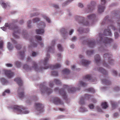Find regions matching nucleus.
<instances>
[{
	"label": "nucleus",
	"instance_id": "f257e3e1",
	"mask_svg": "<svg viewBox=\"0 0 120 120\" xmlns=\"http://www.w3.org/2000/svg\"><path fill=\"white\" fill-rule=\"evenodd\" d=\"M68 89V86L67 85H65L64 86V88L61 89L60 90L58 89L57 88H55L54 90L55 92H60V93L64 97V99H66L67 97L65 91L66 90H68V91L70 93H72L75 92L77 90H79L80 89V88L78 89H76L74 87L70 88Z\"/></svg>",
	"mask_w": 120,
	"mask_h": 120
},
{
	"label": "nucleus",
	"instance_id": "f03ea898",
	"mask_svg": "<svg viewBox=\"0 0 120 120\" xmlns=\"http://www.w3.org/2000/svg\"><path fill=\"white\" fill-rule=\"evenodd\" d=\"M12 109L14 111H17L19 113L21 114H27L29 112L28 110H26L22 106L20 107L19 106H15L12 108Z\"/></svg>",
	"mask_w": 120,
	"mask_h": 120
},
{
	"label": "nucleus",
	"instance_id": "7ed1b4c3",
	"mask_svg": "<svg viewBox=\"0 0 120 120\" xmlns=\"http://www.w3.org/2000/svg\"><path fill=\"white\" fill-rule=\"evenodd\" d=\"M33 67L31 68V67H29L28 65H25L23 67V68L26 70L27 71L31 70L33 68L36 71H38V69L37 68V65L34 62H33Z\"/></svg>",
	"mask_w": 120,
	"mask_h": 120
},
{
	"label": "nucleus",
	"instance_id": "20e7f679",
	"mask_svg": "<svg viewBox=\"0 0 120 120\" xmlns=\"http://www.w3.org/2000/svg\"><path fill=\"white\" fill-rule=\"evenodd\" d=\"M101 4L99 5L98 7V11L99 13H101L104 11L105 8V5L106 3V0H101Z\"/></svg>",
	"mask_w": 120,
	"mask_h": 120
},
{
	"label": "nucleus",
	"instance_id": "39448f33",
	"mask_svg": "<svg viewBox=\"0 0 120 120\" xmlns=\"http://www.w3.org/2000/svg\"><path fill=\"white\" fill-rule=\"evenodd\" d=\"M43 108V105L39 103H36L35 104V109L38 111L40 112L42 111V109Z\"/></svg>",
	"mask_w": 120,
	"mask_h": 120
},
{
	"label": "nucleus",
	"instance_id": "423d86ee",
	"mask_svg": "<svg viewBox=\"0 0 120 120\" xmlns=\"http://www.w3.org/2000/svg\"><path fill=\"white\" fill-rule=\"evenodd\" d=\"M41 91L43 93L46 92L48 95L52 92V90L44 86L42 88Z\"/></svg>",
	"mask_w": 120,
	"mask_h": 120
},
{
	"label": "nucleus",
	"instance_id": "0eeeda50",
	"mask_svg": "<svg viewBox=\"0 0 120 120\" xmlns=\"http://www.w3.org/2000/svg\"><path fill=\"white\" fill-rule=\"evenodd\" d=\"M101 41L105 43H109L113 41L112 39L111 38H101Z\"/></svg>",
	"mask_w": 120,
	"mask_h": 120
},
{
	"label": "nucleus",
	"instance_id": "6e6552de",
	"mask_svg": "<svg viewBox=\"0 0 120 120\" xmlns=\"http://www.w3.org/2000/svg\"><path fill=\"white\" fill-rule=\"evenodd\" d=\"M53 101L54 103L56 104H64L63 102L61 101L60 99L57 98H55L54 99Z\"/></svg>",
	"mask_w": 120,
	"mask_h": 120
},
{
	"label": "nucleus",
	"instance_id": "1a4fd4ad",
	"mask_svg": "<svg viewBox=\"0 0 120 120\" xmlns=\"http://www.w3.org/2000/svg\"><path fill=\"white\" fill-rule=\"evenodd\" d=\"M23 89L22 88H19L18 90L19 96L21 98L24 97V93L23 91Z\"/></svg>",
	"mask_w": 120,
	"mask_h": 120
},
{
	"label": "nucleus",
	"instance_id": "9d476101",
	"mask_svg": "<svg viewBox=\"0 0 120 120\" xmlns=\"http://www.w3.org/2000/svg\"><path fill=\"white\" fill-rule=\"evenodd\" d=\"M14 32L13 33V36L17 38H19V36L17 35L16 34H17L19 33V29L17 27H16L14 29Z\"/></svg>",
	"mask_w": 120,
	"mask_h": 120
},
{
	"label": "nucleus",
	"instance_id": "9b49d317",
	"mask_svg": "<svg viewBox=\"0 0 120 120\" xmlns=\"http://www.w3.org/2000/svg\"><path fill=\"white\" fill-rule=\"evenodd\" d=\"M90 61L84 59H83L81 63L83 65L86 66L90 64Z\"/></svg>",
	"mask_w": 120,
	"mask_h": 120
},
{
	"label": "nucleus",
	"instance_id": "f8f14e48",
	"mask_svg": "<svg viewBox=\"0 0 120 120\" xmlns=\"http://www.w3.org/2000/svg\"><path fill=\"white\" fill-rule=\"evenodd\" d=\"M91 5L90 6H89L88 7V12H88L89 11L91 10H93L94 9V6L95 4V3L94 1H92L91 2Z\"/></svg>",
	"mask_w": 120,
	"mask_h": 120
},
{
	"label": "nucleus",
	"instance_id": "ddd939ff",
	"mask_svg": "<svg viewBox=\"0 0 120 120\" xmlns=\"http://www.w3.org/2000/svg\"><path fill=\"white\" fill-rule=\"evenodd\" d=\"M87 84L82 81H80L79 82L78 84V86L79 87L86 86Z\"/></svg>",
	"mask_w": 120,
	"mask_h": 120
},
{
	"label": "nucleus",
	"instance_id": "4468645a",
	"mask_svg": "<svg viewBox=\"0 0 120 120\" xmlns=\"http://www.w3.org/2000/svg\"><path fill=\"white\" fill-rule=\"evenodd\" d=\"M15 81L19 85L22 86V81L21 79L19 78H17L15 79Z\"/></svg>",
	"mask_w": 120,
	"mask_h": 120
},
{
	"label": "nucleus",
	"instance_id": "2eb2a0df",
	"mask_svg": "<svg viewBox=\"0 0 120 120\" xmlns=\"http://www.w3.org/2000/svg\"><path fill=\"white\" fill-rule=\"evenodd\" d=\"M104 33L106 35L111 36L112 34L110 30L108 29H106L104 30Z\"/></svg>",
	"mask_w": 120,
	"mask_h": 120
},
{
	"label": "nucleus",
	"instance_id": "dca6fc26",
	"mask_svg": "<svg viewBox=\"0 0 120 120\" xmlns=\"http://www.w3.org/2000/svg\"><path fill=\"white\" fill-rule=\"evenodd\" d=\"M98 71H99L104 74H106L107 73V72L104 69L101 68H98Z\"/></svg>",
	"mask_w": 120,
	"mask_h": 120
},
{
	"label": "nucleus",
	"instance_id": "f3484780",
	"mask_svg": "<svg viewBox=\"0 0 120 120\" xmlns=\"http://www.w3.org/2000/svg\"><path fill=\"white\" fill-rule=\"evenodd\" d=\"M14 75L13 72L11 71H8V79H11L13 77Z\"/></svg>",
	"mask_w": 120,
	"mask_h": 120
},
{
	"label": "nucleus",
	"instance_id": "a211bd4d",
	"mask_svg": "<svg viewBox=\"0 0 120 120\" xmlns=\"http://www.w3.org/2000/svg\"><path fill=\"white\" fill-rule=\"evenodd\" d=\"M49 55L47 54V57L45 59L44 61L43 64L44 65H46L47 64V61L49 59Z\"/></svg>",
	"mask_w": 120,
	"mask_h": 120
},
{
	"label": "nucleus",
	"instance_id": "6ab92c4d",
	"mask_svg": "<svg viewBox=\"0 0 120 120\" xmlns=\"http://www.w3.org/2000/svg\"><path fill=\"white\" fill-rule=\"evenodd\" d=\"M95 45L94 42L93 41H90L88 43V46L91 48L95 46Z\"/></svg>",
	"mask_w": 120,
	"mask_h": 120
},
{
	"label": "nucleus",
	"instance_id": "aec40b11",
	"mask_svg": "<svg viewBox=\"0 0 120 120\" xmlns=\"http://www.w3.org/2000/svg\"><path fill=\"white\" fill-rule=\"evenodd\" d=\"M101 106L102 108L105 109H106L108 107V105L106 102H104L102 103Z\"/></svg>",
	"mask_w": 120,
	"mask_h": 120
},
{
	"label": "nucleus",
	"instance_id": "412c9836",
	"mask_svg": "<svg viewBox=\"0 0 120 120\" xmlns=\"http://www.w3.org/2000/svg\"><path fill=\"white\" fill-rule=\"evenodd\" d=\"M36 32L38 34H41L44 32V31L43 29H38L36 30Z\"/></svg>",
	"mask_w": 120,
	"mask_h": 120
},
{
	"label": "nucleus",
	"instance_id": "4be33fe9",
	"mask_svg": "<svg viewBox=\"0 0 120 120\" xmlns=\"http://www.w3.org/2000/svg\"><path fill=\"white\" fill-rule=\"evenodd\" d=\"M102 81L104 83H105L107 85H109L111 83V82L110 81L106 80L103 79Z\"/></svg>",
	"mask_w": 120,
	"mask_h": 120
},
{
	"label": "nucleus",
	"instance_id": "5701e85b",
	"mask_svg": "<svg viewBox=\"0 0 120 120\" xmlns=\"http://www.w3.org/2000/svg\"><path fill=\"white\" fill-rule=\"evenodd\" d=\"M95 60L96 62L97 63L100 60V58L99 55H96L95 56Z\"/></svg>",
	"mask_w": 120,
	"mask_h": 120
},
{
	"label": "nucleus",
	"instance_id": "b1692460",
	"mask_svg": "<svg viewBox=\"0 0 120 120\" xmlns=\"http://www.w3.org/2000/svg\"><path fill=\"white\" fill-rule=\"evenodd\" d=\"M54 69H56L60 68L61 67L60 64H57L53 66Z\"/></svg>",
	"mask_w": 120,
	"mask_h": 120
},
{
	"label": "nucleus",
	"instance_id": "393cba45",
	"mask_svg": "<svg viewBox=\"0 0 120 120\" xmlns=\"http://www.w3.org/2000/svg\"><path fill=\"white\" fill-rule=\"evenodd\" d=\"M1 82L3 85H5L7 84V80L4 78L1 79Z\"/></svg>",
	"mask_w": 120,
	"mask_h": 120
},
{
	"label": "nucleus",
	"instance_id": "a878e982",
	"mask_svg": "<svg viewBox=\"0 0 120 120\" xmlns=\"http://www.w3.org/2000/svg\"><path fill=\"white\" fill-rule=\"evenodd\" d=\"M5 26L4 27H1V28L4 31H5L7 30L8 27V23H6L5 24Z\"/></svg>",
	"mask_w": 120,
	"mask_h": 120
},
{
	"label": "nucleus",
	"instance_id": "bb28decb",
	"mask_svg": "<svg viewBox=\"0 0 120 120\" xmlns=\"http://www.w3.org/2000/svg\"><path fill=\"white\" fill-rule=\"evenodd\" d=\"M95 17V15L92 14L89 16H88L87 17L89 19H93Z\"/></svg>",
	"mask_w": 120,
	"mask_h": 120
},
{
	"label": "nucleus",
	"instance_id": "cd10ccee",
	"mask_svg": "<svg viewBox=\"0 0 120 120\" xmlns=\"http://www.w3.org/2000/svg\"><path fill=\"white\" fill-rule=\"evenodd\" d=\"M42 16L44 19L46 20V21H47L48 22L50 23V20L47 17V16L45 15H43Z\"/></svg>",
	"mask_w": 120,
	"mask_h": 120
},
{
	"label": "nucleus",
	"instance_id": "c85d7f7f",
	"mask_svg": "<svg viewBox=\"0 0 120 120\" xmlns=\"http://www.w3.org/2000/svg\"><path fill=\"white\" fill-rule=\"evenodd\" d=\"M62 72L64 74H67L69 72V71L68 69H66L63 70Z\"/></svg>",
	"mask_w": 120,
	"mask_h": 120
},
{
	"label": "nucleus",
	"instance_id": "c756f323",
	"mask_svg": "<svg viewBox=\"0 0 120 120\" xmlns=\"http://www.w3.org/2000/svg\"><path fill=\"white\" fill-rule=\"evenodd\" d=\"M80 110L81 112H84L87 111V110L84 107H81L80 109Z\"/></svg>",
	"mask_w": 120,
	"mask_h": 120
},
{
	"label": "nucleus",
	"instance_id": "7c9ffc66",
	"mask_svg": "<svg viewBox=\"0 0 120 120\" xmlns=\"http://www.w3.org/2000/svg\"><path fill=\"white\" fill-rule=\"evenodd\" d=\"M57 47L59 50L60 51H62L63 50V48L61 45L59 44L57 45Z\"/></svg>",
	"mask_w": 120,
	"mask_h": 120
},
{
	"label": "nucleus",
	"instance_id": "2f4dec72",
	"mask_svg": "<svg viewBox=\"0 0 120 120\" xmlns=\"http://www.w3.org/2000/svg\"><path fill=\"white\" fill-rule=\"evenodd\" d=\"M1 5L3 8L4 9H5L7 8L6 4L4 2H2L1 4Z\"/></svg>",
	"mask_w": 120,
	"mask_h": 120
},
{
	"label": "nucleus",
	"instance_id": "473e14b6",
	"mask_svg": "<svg viewBox=\"0 0 120 120\" xmlns=\"http://www.w3.org/2000/svg\"><path fill=\"white\" fill-rule=\"evenodd\" d=\"M111 104L112 105V108L113 109H115L116 107V105L115 104V103L113 101H111Z\"/></svg>",
	"mask_w": 120,
	"mask_h": 120
},
{
	"label": "nucleus",
	"instance_id": "72a5a7b5",
	"mask_svg": "<svg viewBox=\"0 0 120 120\" xmlns=\"http://www.w3.org/2000/svg\"><path fill=\"white\" fill-rule=\"evenodd\" d=\"M4 74L6 77H8V71L7 70H3Z\"/></svg>",
	"mask_w": 120,
	"mask_h": 120
},
{
	"label": "nucleus",
	"instance_id": "f704fd0d",
	"mask_svg": "<svg viewBox=\"0 0 120 120\" xmlns=\"http://www.w3.org/2000/svg\"><path fill=\"white\" fill-rule=\"evenodd\" d=\"M93 52V51H91L90 50H88L87 51V54L89 56L91 55L92 54Z\"/></svg>",
	"mask_w": 120,
	"mask_h": 120
},
{
	"label": "nucleus",
	"instance_id": "c9c22d12",
	"mask_svg": "<svg viewBox=\"0 0 120 120\" xmlns=\"http://www.w3.org/2000/svg\"><path fill=\"white\" fill-rule=\"evenodd\" d=\"M8 47L9 50L12 49L13 48L12 46L10 43H8Z\"/></svg>",
	"mask_w": 120,
	"mask_h": 120
},
{
	"label": "nucleus",
	"instance_id": "e433bc0d",
	"mask_svg": "<svg viewBox=\"0 0 120 120\" xmlns=\"http://www.w3.org/2000/svg\"><path fill=\"white\" fill-rule=\"evenodd\" d=\"M85 79L88 80H90L91 78V77L90 75H86L85 76Z\"/></svg>",
	"mask_w": 120,
	"mask_h": 120
},
{
	"label": "nucleus",
	"instance_id": "4c0bfd02",
	"mask_svg": "<svg viewBox=\"0 0 120 120\" xmlns=\"http://www.w3.org/2000/svg\"><path fill=\"white\" fill-rule=\"evenodd\" d=\"M54 82L57 84H60L61 82L58 79H55L54 80Z\"/></svg>",
	"mask_w": 120,
	"mask_h": 120
},
{
	"label": "nucleus",
	"instance_id": "58836bf2",
	"mask_svg": "<svg viewBox=\"0 0 120 120\" xmlns=\"http://www.w3.org/2000/svg\"><path fill=\"white\" fill-rule=\"evenodd\" d=\"M39 21H40V19L38 18H36L33 19V22H36Z\"/></svg>",
	"mask_w": 120,
	"mask_h": 120
},
{
	"label": "nucleus",
	"instance_id": "ea45409f",
	"mask_svg": "<svg viewBox=\"0 0 120 120\" xmlns=\"http://www.w3.org/2000/svg\"><path fill=\"white\" fill-rule=\"evenodd\" d=\"M87 91L89 92L93 93H94L95 91L92 88H89L88 89H87Z\"/></svg>",
	"mask_w": 120,
	"mask_h": 120
},
{
	"label": "nucleus",
	"instance_id": "a19ab883",
	"mask_svg": "<svg viewBox=\"0 0 120 120\" xmlns=\"http://www.w3.org/2000/svg\"><path fill=\"white\" fill-rule=\"evenodd\" d=\"M53 46L50 47L49 48H48L47 49V52L48 53L49 52L51 51L52 49H53Z\"/></svg>",
	"mask_w": 120,
	"mask_h": 120
},
{
	"label": "nucleus",
	"instance_id": "79ce46f5",
	"mask_svg": "<svg viewBox=\"0 0 120 120\" xmlns=\"http://www.w3.org/2000/svg\"><path fill=\"white\" fill-rule=\"evenodd\" d=\"M16 65L18 67H19L20 66L21 63L19 61H17L16 62Z\"/></svg>",
	"mask_w": 120,
	"mask_h": 120
},
{
	"label": "nucleus",
	"instance_id": "37998d69",
	"mask_svg": "<svg viewBox=\"0 0 120 120\" xmlns=\"http://www.w3.org/2000/svg\"><path fill=\"white\" fill-rule=\"evenodd\" d=\"M52 75L55 76H57L58 75L57 72L56 71H54L52 72Z\"/></svg>",
	"mask_w": 120,
	"mask_h": 120
},
{
	"label": "nucleus",
	"instance_id": "c03bdc74",
	"mask_svg": "<svg viewBox=\"0 0 120 120\" xmlns=\"http://www.w3.org/2000/svg\"><path fill=\"white\" fill-rule=\"evenodd\" d=\"M4 43L3 41H2L0 42V49H2Z\"/></svg>",
	"mask_w": 120,
	"mask_h": 120
},
{
	"label": "nucleus",
	"instance_id": "a18cd8bd",
	"mask_svg": "<svg viewBox=\"0 0 120 120\" xmlns=\"http://www.w3.org/2000/svg\"><path fill=\"white\" fill-rule=\"evenodd\" d=\"M114 35L115 36V38L116 39H117L118 37L119 36L118 33L116 32H115Z\"/></svg>",
	"mask_w": 120,
	"mask_h": 120
},
{
	"label": "nucleus",
	"instance_id": "49530a36",
	"mask_svg": "<svg viewBox=\"0 0 120 120\" xmlns=\"http://www.w3.org/2000/svg\"><path fill=\"white\" fill-rule=\"evenodd\" d=\"M38 40L41 41L42 40L41 37L39 36H37L35 37Z\"/></svg>",
	"mask_w": 120,
	"mask_h": 120
},
{
	"label": "nucleus",
	"instance_id": "de8ad7c7",
	"mask_svg": "<svg viewBox=\"0 0 120 120\" xmlns=\"http://www.w3.org/2000/svg\"><path fill=\"white\" fill-rule=\"evenodd\" d=\"M8 93V90H6L3 93L2 95L3 96H4L6 95Z\"/></svg>",
	"mask_w": 120,
	"mask_h": 120
},
{
	"label": "nucleus",
	"instance_id": "09e8293b",
	"mask_svg": "<svg viewBox=\"0 0 120 120\" xmlns=\"http://www.w3.org/2000/svg\"><path fill=\"white\" fill-rule=\"evenodd\" d=\"M89 107L91 109H93L94 107V106L92 104H90L89 105Z\"/></svg>",
	"mask_w": 120,
	"mask_h": 120
},
{
	"label": "nucleus",
	"instance_id": "8fccbe9b",
	"mask_svg": "<svg viewBox=\"0 0 120 120\" xmlns=\"http://www.w3.org/2000/svg\"><path fill=\"white\" fill-rule=\"evenodd\" d=\"M91 97L90 96L88 95L87 94H86L85 95V98L86 99H88Z\"/></svg>",
	"mask_w": 120,
	"mask_h": 120
},
{
	"label": "nucleus",
	"instance_id": "3c124183",
	"mask_svg": "<svg viewBox=\"0 0 120 120\" xmlns=\"http://www.w3.org/2000/svg\"><path fill=\"white\" fill-rule=\"evenodd\" d=\"M16 48L17 49H19L21 48V46L20 45L18 44L16 45Z\"/></svg>",
	"mask_w": 120,
	"mask_h": 120
},
{
	"label": "nucleus",
	"instance_id": "603ef678",
	"mask_svg": "<svg viewBox=\"0 0 120 120\" xmlns=\"http://www.w3.org/2000/svg\"><path fill=\"white\" fill-rule=\"evenodd\" d=\"M84 103V101H83V99H81L80 101V104L81 105L83 104Z\"/></svg>",
	"mask_w": 120,
	"mask_h": 120
},
{
	"label": "nucleus",
	"instance_id": "864d4df0",
	"mask_svg": "<svg viewBox=\"0 0 120 120\" xmlns=\"http://www.w3.org/2000/svg\"><path fill=\"white\" fill-rule=\"evenodd\" d=\"M97 109L98 111L99 112H101L102 111V110L99 107L97 106Z\"/></svg>",
	"mask_w": 120,
	"mask_h": 120
},
{
	"label": "nucleus",
	"instance_id": "5fc2aeb1",
	"mask_svg": "<svg viewBox=\"0 0 120 120\" xmlns=\"http://www.w3.org/2000/svg\"><path fill=\"white\" fill-rule=\"evenodd\" d=\"M61 33L64 34L65 33V29L64 28H63L61 30Z\"/></svg>",
	"mask_w": 120,
	"mask_h": 120
},
{
	"label": "nucleus",
	"instance_id": "6e6d98bb",
	"mask_svg": "<svg viewBox=\"0 0 120 120\" xmlns=\"http://www.w3.org/2000/svg\"><path fill=\"white\" fill-rule=\"evenodd\" d=\"M37 54V53L35 52H33L32 53V55L33 56H35Z\"/></svg>",
	"mask_w": 120,
	"mask_h": 120
},
{
	"label": "nucleus",
	"instance_id": "4d7b16f0",
	"mask_svg": "<svg viewBox=\"0 0 120 120\" xmlns=\"http://www.w3.org/2000/svg\"><path fill=\"white\" fill-rule=\"evenodd\" d=\"M79 6L81 8L83 7V5L81 3H79Z\"/></svg>",
	"mask_w": 120,
	"mask_h": 120
},
{
	"label": "nucleus",
	"instance_id": "13d9d810",
	"mask_svg": "<svg viewBox=\"0 0 120 120\" xmlns=\"http://www.w3.org/2000/svg\"><path fill=\"white\" fill-rule=\"evenodd\" d=\"M53 84L52 82H50L49 83V86L51 87H52Z\"/></svg>",
	"mask_w": 120,
	"mask_h": 120
},
{
	"label": "nucleus",
	"instance_id": "bf43d9fd",
	"mask_svg": "<svg viewBox=\"0 0 120 120\" xmlns=\"http://www.w3.org/2000/svg\"><path fill=\"white\" fill-rule=\"evenodd\" d=\"M31 21H29L28 22V27H30L31 26L30 24L31 23Z\"/></svg>",
	"mask_w": 120,
	"mask_h": 120
},
{
	"label": "nucleus",
	"instance_id": "052dcab7",
	"mask_svg": "<svg viewBox=\"0 0 120 120\" xmlns=\"http://www.w3.org/2000/svg\"><path fill=\"white\" fill-rule=\"evenodd\" d=\"M114 89L116 91L119 90V88L118 86H116L115 87Z\"/></svg>",
	"mask_w": 120,
	"mask_h": 120
},
{
	"label": "nucleus",
	"instance_id": "680f3d73",
	"mask_svg": "<svg viewBox=\"0 0 120 120\" xmlns=\"http://www.w3.org/2000/svg\"><path fill=\"white\" fill-rule=\"evenodd\" d=\"M49 68V67L48 66H46L44 68H41V69H40V70H42L43 69H47L48 68Z\"/></svg>",
	"mask_w": 120,
	"mask_h": 120
},
{
	"label": "nucleus",
	"instance_id": "e2e57ef3",
	"mask_svg": "<svg viewBox=\"0 0 120 120\" xmlns=\"http://www.w3.org/2000/svg\"><path fill=\"white\" fill-rule=\"evenodd\" d=\"M53 6L55 8H58L59 7L57 5H54Z\"/></svg>",
	"mask_w": 120,
	"mask_h": 120
},
{
	"label": "nucleus",
	"instance_id": "0e129e2a",
	"mask_svg": "<svg viewBox=\"0 0 120 120\" xmlns=\"http://www.w3.org/2000/svg\"><path fill=\"white\" fill-rule=\"evenodd\" d=\"M73 30H71L69 32V34L70 35H71L72 33L73 32Z\"/></svg>",
	"mask_w": 120,
	"mask_h": 120
},
{
	"label": "nucleus",
	"instance_id": "69168bd1",
	"mask_svg": "<svg viewBox=\"0 0 120 120\" xmlns=\"http://www.w3.org/2000/svg\"><path fill=\"white\" fill-rule=\"evenodd\" d=\"M24 52H20L19 53V55L21 56H23L24 55Z\"/></svg>",
	"mask_w": 120,
	"mask_h": 120
},
{
	"label": "nucleus",
	"instance_id": "338daca9",
	"mask_svg": "<svg viewBox=\"0 0 120 120\" xmlns=\"http://www.w3.org/2000/svg\"><path fill=\"white\" fill-rule=\"evenodd\" d=\"M77 38L76 37H74L72 38V41H74Z\"/></svg>",
	"mask_w": 120,
	"mask_h": 120
},
{
	"label": "nucleus",
	"instance_id": "774afa93",
	"mask_svg": "<svg viewBox=\"0 0 120 120\" xmlns=\"http://www.w3.org/2000/svg\"><path fill=\"white\" fill-rule=\"evenodd\" d=\"M61 54H60L58 55V59H59V60H60L59 59L61 58Z\"/></svg>",
	"mask_w": 120,
	"mask_h": 120
}]
</instances>
